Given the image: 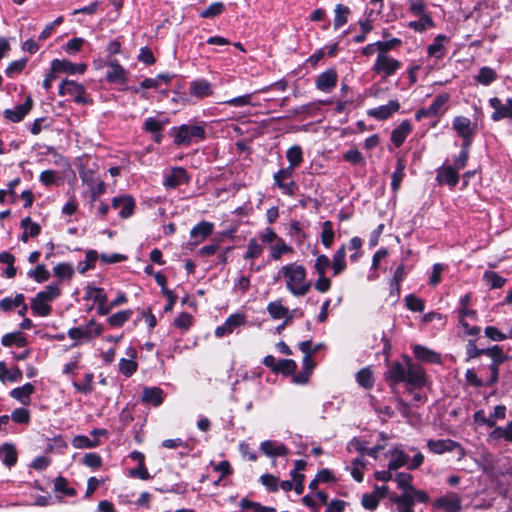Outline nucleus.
<instances>
[{
    "instance_id": "1",
    "label": "nucleus",
    "mask_w": 512,
    "mask_h": 512,
    "mask_svg": "<svg viewBox=\"0 0 512 512\" xmlns=\"http://www.w3.org/2000/svg\"><path fill=\"white\" fill-rule=\"evenodd\" d=\"M387 457V470L375 472L376 480H412L410 473L399 470L405 468L412 471L419 468L424 462V455L415 449L405 451L400 447H395L389 451Z\"/></svg>"
},
{
    "instance_id": "2",
    "label": "nucleus",
    "mask_w": 512,
    "mask_h": 512,
    "mask_svg": "<svg viewBox=\"0 0 512 512\" xmlns=\"http://www.w3.org/2000/svg\"><path fill=\"white\" fill-rule=\"evenodd\" d=\"M405 363L393 362L385 372V379L389 386L394 389L399 383L404 382L408 390L420 389L426 384L424 368L407 356Z\"/></svg>"
},
{
    "instance_id": "3",
    "label": "nucleus",
    "mask_w": 512,
    "mask_h": 512,
    "mask_svg": "<svg viewBox=\"0 0 512 512\" xmlns=\"http://www.w3.org/2000/svg\"><path fill=\"white\" fill-rule=\"evenodd\" d=\"M283 277L286 281V289L295 297L306 295L311 289V282L307 279V271L303 265L290 263L282 266L276 279Z\"/></svg>"
},
{
    "instance_id": "4",
    "label": "nucleus",
    "mask_w": 512,
    "mask_h": 512,
    "mask_svg": "<svg viewBox=\"0 0 512 512\" xmlns=\"http://www.w3.org/2000/svg\"><path fill=\"white\" fill-rule=\"evenodd\" d=\"M399 487L403 490L401 495L391 493L390 500L397 505L398 512H414L415 503H425L429 496L425 491L416 490L409 482H399Z\"/></svg>"
},
{
    "instance_id": "5",
    "label": "nucleus",
    "mask_w": 512,
    "mask_h": 512,
    "mask_svg": "<svg viewBox=\"0 0 512 512\" xmlns=\"http://www.w3.org/2000/svg\"><path fill=\"white\" fill-rule=\"evenodd\" d=\"M174 133V144L178 146H189L193 142L204 140L206 137L205 126L202 124H182L172 129Z\"/></svg>"
},
{
    "instance_id": "6",
    "label": "nucleus",
    "mask_w": 512,
    "mask_h": 512,
    "mask_svg": "<svg viewBox=\"0 0 512 512\" xmlns=\"http://www.w3.org/2000/svg\"><path fill=\"white\" fill-rule=\"evenodd\" d=\"M348 449L360 453V456L356 457L352 461V466L349 467V469L354 480H362L364 477V470L366 469L364 456L368 449V442L363 439L354 438L349 442Z\"/></svg>"
},
{
    "instance_id": "7",
    "label": "nucleus",
    "mask_w": 512,
    "mask_h": 512,
    "mask_svg": "<svg viewBox=\"0 0 512 512\" xmlns=\"http://www.w3.org/2000/svg\"><path fill=\"white\" fill-rule=\"evenodd\" d=\"M59 95L70 96L77 104H89L92 100L86 95L85 87L74 80H63L59 86Z\"/></svg>"
},
{
    "instance_id": "8",
    "label": "nucleus",
    "mask_w": 512,
    "mask_h": 512,
    "mask_svg": "<svg viewBox=\"0 0 512 512\" xmlns=\"http://www.w3.org/2000/svg\"><path fill=\"white\" fill-rule=\"evenodd\" d=\"M401 67L402 63L399 60L390 57L388 54L378 53L372 70L374 73L388 78L394 75Z\"/></svg>"
},
{
    "instance_id": "9",
    "label": "nucleus",
    "mask_w": 512,
    "mask_h": 512,
    "mask_svg": "<svg viewBox=\"0 0 512 512\" xmlns=\"http://www.w3.org/2000/svg\"><path fill=\"white\" fill-rule=\"evenodd\" d=\"M190 182V176L184 167H173L164 176L163 185L168 189H175Z\"/></svg>"
},
{
    "instance_id": "10",
    "label": "nucleus",
    "mask_w": 512,
    "mask_h": 512,
    "mask_svg": "<svg viewBox=\"0 0 512 512\" xmlns=\"http://www.w3.org/2000/svg\"><path fill=\"white\" fill-rule=\"evenodd\" d=\"M427 447L434 454H443L454 450H458L459 454H463L461 445L451 439L429 440Z\"/></svg>"
},
{
    "instance_id": "11",
    "label": "nucleus",
    "mask_w": 512,
    "mask_h": 512,
    "mask_svg": "<svg viewBox=\"0 0 512 512\" xmlns=\"http://www.w3.org/2000/svg\"><path fill=\"white\" fill-rule=\"evenodd\" d=\"M338 75L335 69H328L320 73L315 80V86L318 90L329 93L337 84Z\"/></svg>"
},
{
    "instance_id": "12",
    "label": "nucleus",
    "mask_w": 512,
    "mask_h": 512,
    "mask_svg": "<svg viewBox=\"0 0 512 512\" xmlns=\"http://www.w3.org/2000/svg\"><path fill=\"white\" fill-rule=\"evenodd\" d=\"M388 489L385 485L376 486L371 493L364 494L362 496L361 503L365 509L370 511H374L378 505L380 500L386 497Z\"/></svg>"
},
{
    "instance_id": "13",
    "label": "nucleus",
    "mask_w": 512,
    "mask_h": 512,
    "mask_svg": "<svg viewBox=\"0 0 512 512\" xmlns=\"http://www.w3.org/2000/svg\"><path fill=\"white\" fill-rule=\"evenodd\" d=\"M33 106V101L31 97H28L25 102L21 105L14 107L13 109H6L3 112V116L5 119L18 123L24 119V117L30 112Z\"/></svg>"
},
{
    "instance_id": "14",
    "label": "nucleus",
    "mask_w": 512,
    "mask_h": 512,
    "mask_svg": "<svg viewBox=\"0 0 512 512\" xmlns=\"http://www.w3.org/2000/svg\"><path fill=\"white\" fill-rule=\"evenodd\" d=\"M400 109V103L397 100H390L387 104L381 105L367 111L368 116L377 120H386Z\"/></svg>"
},
{
    "instance_id": "15",
    "label": "nucleus",
    "mask_w": 512,
    "mask_h": 512,
    "mask_svg": "<svg viewBox=\"0 0 512 512\" xmlns=\"http://www.w3.org/2000/svg\"><path fill=\"white\" fill-rule=\"evenodd\" d=\"M245 322V317L242 314L230 315L223 325L218 326L215 329L216 337H223L231 334L235 328L240 327Z\"/></svg>"
},
{
    "instance_id": "16",
    "label": "nucleus",
    "mask_w": 512,
    "mask_h": 512,
    "mask_svg": "<svg viewBox=\"0 0 512 512\" xmlns=\"http://www.w3.org/2000/svg\"><path fill=\"white\" fill-rule=\"evenodd\" d=\"M434 508L442 509L445 512H459L461 510V500L456 494H447L434 502Z\"/></svg>"
},
{
    "instance_id": "17",
    "label": "nucleus",
    "mask_w": 512,
    "mask_h": 512,
    "mask_svg": "<svg viewBox=\"0 0 512 512\" xmlns=\"http://www.w3.org/2000/svg\"><path fill=\"white\" fill-rule=\"evenodd\" d=\"M436 180L440 185L447 184L455 187L459 181L458 170L453 166H443L437 170Z\"/></svg>"
},
{
    "instance_id": "18",
    "label": "nucleus",
    "mask_w": 512,
    "mask_h": 512,
    "mask_svg": "<svg viewBox=\"0 0 512 512\" xmlns=\"http://www.w3.org/2000/svg\"><path fill=\"white\" fill-rule=\"evenodd\" d=\"M260 450L268 457H286L288 448L276 441L265 440L260 444Z\"/></svg>"
},
{
    "instance_id": "19",
    "label": "nucleus",
    "mask_w": 512,
    "mask_h": 512,
    "mask_svg": "<svg viewBox=\"0 0 512 512\" xmlns=\"http://www.w3.org/2000/svg\"><path fill=\"white\" fill-rule=\"evenodd\" d=\"M108 68L106 80L109 83L124 84L127 81V71L118 63V61L109 63Z\"/></svg>"
},
{
    "instance_id": "20",
    "label": "nucleus",
    "mask_w": 512,
    "mask_h": 512,
    "mask_svg": "<svg viewBox=\"0 0 512 512\" xmlns=\"http://www.w3.org/2000/svg\"><path fill=\"white\" fill-rule=\"evenodd\" d=\"M141 401L144 404L160 406L164 401V392L159 387H145L142 392Z\"/></svg>"
},
{
    "instance_id": "21",
    "label": "nucleus",
    "mask_w": 512,
    "mask_h": 512,
    "mask_svg": "<svg viewBox=\"0 0 512 512\" xmlns=\"http://www.w3.org/2000/svg\"><path fill=\"white\" fill-rule=\"evenodd\" d=\"M330 266L334 276H338L346 270V246L344 244L334 253Z\"/></svg>"
},
{
    "instance_id": "22",
    "label": "nucleus",
    "mask_w": 512,
    "mask_h": 512,
    "mask_svg": "<svg viewBox=\"0 0 512 512\" xmlns=\"http://www.w3.org/2000/svg\"><path fill=\"white\" fill-rule=\"evenodd\" d=\"M412 132L411 123L408 120H404L401 124L394 128L391 132V141L396 147H400L407 136Z\"/></svg>"
},
{
    "instance_id": "23",
    "label": "nucleus",
    "mask_w": 512,
    "mask_h": 512,
    "mask_svg": "<svg viewBox=\"0 0 512 512\" xmlns=\"http://www.w3.org/2000/svg\"><path fill=\"white\" fill-rule=\"evenodd\" d=\"M413 353L418 360L426 363L437 364L441 362L438 353L422 345H415L413 347Z\"/></svg>"
},
{
    "instance_id": "24",
    "label": "nucleus",
    "mask_w": 512,
    "mask_h": 512,
    "mask_svg": "<svg viewBox=\"0 0 512 512\" xmlns=\"http://www.w3.org/2000/svg\"><path fill=\"white\" fill-rule=\"evenodd\" d=\"M35 388L31 383H26L21 387L14 388L10 392V396L22 405H29L31 402V395L34 393Z\"/></svg>"
},
{
    "instance_id": "25",
    "label": "nucleus",
    "mask_w": 512,
    "mask_h": 512,
    "mask_svg": "<svg viewBox=\"0 0 512 512\" xmlns=\"http://www.w3.org/2000/svg\"><path fill=\"white\" fill-rule=\"evenodd\" d=\"M135 203L130 197L114 198L112 207L114 209L120 208L119 215L122 218H128L133 214Z\"/></svg>"
},
{
    "instance_id": "26",
    "label": "nucleus",
    "mask_w": 512,
    "mask_h": 512,
    "mask_svg": "<svg viewBox=\"0 0 512 512\" xmlns=\"http://www.w3.org/2000/svg\"><path fill=\"white\" fill-rule=\"evenodd\" d=\"M270 490L294 491L297 496L304 491V482H264Z\"/></svg>"
},
{
    "instance_id": "27",
    "label": "nucleus",
    "mask_w": 512,
    "mask_h": 512,
    "mask_svg": "<svg viewBox=\"0 0 512 512\" xmlns=\"http://www.w3.org/2000/svg\"><path fill=\"white\" fill-rule=\"evenodd\" d=\"M189 91L192 96L197 98H204L212 93L211 84L205 79L192 81Z\"/></svg>"
},
{
    "instance_id": "28",
    "label": "nucleus",
    "mask_w": 512,
    "mask_h": 512,
    "mask_svg": "<svg viewBox=\"0 0 512 512\" xmlns=\"http://www.w3.org/2000/svg\"><path fill=\"white\" fill-rule=\"evenodd\" d=\"M448 41V38L445 35L439 34L434 38L432 44H430L427 48V53L429 56L434 57L436 59H441L445 55V47L444 43Z\"/></svg>"
},
{
    "instance_id": "29",
    "label": "nucleus",
    "mask_w": 512,
    "mask_h": 512,
    "mask_svg": "<svg viewBox=\"0 0 512 512\" xmlns=\"http://www.w3.org/2000/svg\"><path fill=\"white\" fill-rule=\"evenodd\" d=\"M452 126L460 137L471 133H475L471 120L465 116L455 117L453 119Z\"/></svg>"
},
{
    "instance_id": "30",
    "label": "nucleus",
    "mask_w": 512,
    "mask_h": 512,
    "mask_svg": "<svg viewBox=\"0 0 512 512\" xmlns=\"http://www.w3.org/2000/svg\"><path fill=\"white\" fill-rule=\"evenodd\" d=\"M1 344L5 347H11L13 345L24 347L28 344V340L22 332L15 331L5 334L1 339Z\"/></svg>"
},
{
    "instance_id": "31",
    "label": "nucleus",
    "mask_w": 512,
    "mask_h": 512,
    "mask_svg": "<svg viewBox=\"0 0 512 512\" xmlns=\"http://www.w3.org/2000/svg\"><path fill=\"white\" fill-rule=\"evenodd\" d=\"M213 230V224L203 221L196 226H194L190 231V237L195 238V244H198L200 241H203L206 237H208Z\"/></svg>"
},
{
    "instance_id": "32",
    "label": "nucleus",
    "mask_w": 512,
    "mask_h": 512,
    "mask_svg": "<svg viewBox=\"0 0 512 512\" xmlns=\"http://www.w3.org/2000/svg\"><path fill=\"white\" fill-rule=\"evenodd\" d=\"M406 167V162L403 158H398L396 161L395 171L391 176V188L393 192H397L401 186L402 180L405 176L404 170Z\"/></svg>"
},
{
    "instance_id": "33",
    "label": "nucleus",
    "mask_w": 512,
    "mask_h": 512,
    "mask_svg": "<svg viewBox=\"0 0 512 512\" xmlns=\"http://www.w3.org/2000/svg\"><path fill=\"white\" fill-rule=\"evenodd\" d=\"M480 355L489 356L493 360L492 364L496 365H499L506 360V356L504 355L503 350L498 345H495L492 348L480 350L476 354H471V357L474 358Z\"/></svg>"
},
{
    "instance_id": "34",
    "label": "nucleus",
    "mask_w": 512,
    "mask_h": 512,
    "mask_svg": "<svg viewBox=\"0 0 512 512\" xmlns=\"http://www.w3.org/2000/svg\"><path fill=\"white\" fill-rule=\"evenodd\" d=\"M22 376V371L18 367L9 370L4 362H0V380L2 382H19Z\"/></svg>"
},
{
    "instance_id": "35",
    "label": "nucleus",
    "mask_w": 512,
    "mask_h": 512,
    "mask_svg": "<svg viewBox=\"0 0 512 512\" xmlns=\"http://www.w3.org/2000/svg\"><path fill=\"white\" fill-rule=\"evenodd\" d=\"M0 459L7 466H13L17 461L16 449L12 444H4L0 447Z\"/></svg>"
},
{
    "instance_id": "36",
    "label": "nucleus",
    "mask_w": 512,
    "mask_h": 512,
    "mask_svg": "<svg viewBox=\"0 0 512 512\" xmlns=\"http://www.w3.org/2000/svg\"><path fill=\"white\" fill-rule=\"evenodd\" d=\"M334 29L337 30L342 27L348 21V16L350 14V8L343 4H337L334 10Z\"/></svg>"
},
{
    "instance_id": "37",
    "label": "nucleus",
    "mask_w": 512,
    "mask_h": 512,
    "mask_svg": "<svg viewBox=\"0 0 512 512\" xmlns=\"http://www.w3.org/2000/svg\"><path fill=\"white\" fill-rule=\"evenodd\" d=\"M490 106L494 109V112L491 115L493 121L498 122L504 118H506V113L509 107L505 104H502L501 100L497 97H493L489 99Z\"/></svg>"
},
{
    "instance_id": "38",
    "label": "nucleus",
    "mask_w": 512,
    "mask_h": 512,
    "mask_svg": "<svg viewBox=\"0 0 512 512\" xmlns=\"http://www.w3.org/2000/svg\"><path fill=\"white\" fill-rule=\"evenodd\" d=\"M489 439L492 441H498L504 439L507 442H512V420L506 425L505 428L495 427L494 430L489 434Z\"/></svg>"
},
{
    "instance_id": "39",
    "label": "nucleus",
    "mask_w": 512,
    "mask_h": 512,
    "mask_svg": "<svg viewBox=\"0 0 512 512\" xmlns=\"http://www.w3.org/2000/svg\"><path fill=\"white\" fill-rule=\"evenodd\" d=\"M30 306H31L32 312L41 317L48 316L52 310L49 303L47 301L42 300L41 298L39 299V297L37 295L31 300Z\"/></svg>"
},
{
    "instance_id": "40",
    "label": "nucleus",
    "mask_w": 512,
    "mask_h": 512,
    "mask_svg": "<svg viewBox=\"0 0 512 512\" xmlns=\"http://www.w3.org/2000/svg\"><path fill=\"white\" fill-rule=\"evenodd\" d=\"M356 381L361 387L371 389L374 385V377L371 369L368 367L360 369L356 374Z\"/></svg>"
},
{
    "instance_id": "41",
    "label": "nucleus",
    "mask_w": 512,
    "mask_h": 512,
    "mask_svg": "<svg viewBox=\"0 0 512 512\" xmlns=\"http://www.w3.org/2000/svg\"><path fill=\"white\" fill-rule=\"evenodd\" d=\"M333 223L329 220L322 223L321 242L325 248H330L334 242Z\"/></svg>"
},
{
    "instance_id": "42",
    "label": "nucleus",
    "mask_w": 512,
    "mask_h": 512,
    "mask_svg": "<svg viewBox=\"0 0 512 512\" xmlns=\"http://www.w3.org/2000/svg\"><path fill=\"white\" fill-rule=\"evenodd\" d=\"M84 299L93 300L96 303L107 302V295L103 288L87 285L85 288Z\"/></svg>"
},
{
    "instance_id": "43",
    "label": "nucleus",
    "mask_w": 512,
    "mask_h": 512,
    "mask_svg": "<svg viewBox=\"0 0 512 512\" xmlns=\"http://www.w3.org/2000/svg\"><path fill=\"white\" fill-rule=\"evenodd\" d=\"M98 258V253L95 250H89L86 253L85 260L80 261L77 265V270L79 273L84 274L88 270L94 268L95 262Z\"/></svg>"
},
{
    "instance_id": "44",
    "label": "nucleus",
    "mask_w": 512,
    "mask_h": 512,
    "mask_svg": "<svg viewBox=\"0 0 512 512\" xmlns=\"http://www.w3.org/2000/svg\"><path fill=\"white\" fill-rule=\"evenodd\" d=\"M99 445V440L94 438L90 439L85 435H77L72 439V446L77 449L94 448Z\"/></svg>"
},
{
    "instance_id": "45",
    "label": "nucleus",
    "mask_w": 512,
    "mask_h": 512,
    "mask_svg": "<svg viewBox=\"0 0 512 512\" xmlns=\"http://www.w3.org/2000/svg\"><path fill=\"white\" fill-rule=\"evenodd\" d=\"M51 483L54 484L55 497L59 500L67 496H73L76 492L73 487L68 485L69 482H47V484Z\"/></svg>"
},
{
    "instance_id": "46",
    "label": "nucleus",
    "mask_w": 512,
    "mask_h": 512,
    "mask_svg": "<svg viewBox=\"0 0 512 512\" xmlns=\"http://www.w3.org/2000/svg\"><path fill=\"white\" fill-rule=\"evenodd\" d=\"M51 68L54 71L60 72H66L68 74H76L77 68L76 64L68 61V60H60V59H54L51 62Z\"/></svg>"
},
{
    "instance_id": "47",
    "label": "nucleus",
    "mask_w": 512,
    "mask_h": 512,
    "mask_svg": "<svg viewBox=\"0 0 512 512\" xmlns=\"http://www.w3.org/2000/svg\"><path fill=\"white\" fill-rule=\"evenodd\" d=\"M449 101V95L448 94H439L437 95L432 103L428 106L430 111L434 114V116H438L440 114H443L445 109L444 106Z\"/></svg>"
},
{
    "instance_id": "48",
    "label": "nucleus",
    "mask_w": 512,
    "mask_h": 512,
    "mask_svg": "<svg viewBox=\"0 0 512 512\" xmlns=\"http://www.w3.org/2000/svg\"><path fill=\"white\" fill-rule=\"evenodd\" d=\"M286 158L292 167H298L303 161V152L300 146L290 147L286 152Z\"/></svg>"
},
{
    "instance_id": "49",
    "label": "nucleus",
    "mask_w": 512,
    "mask_h": 512,
    "mask_svg": "<svg viewBox=\"0 0 512 512\" xmlns=\"http://www.w3.org/2000/svg\"><path fill=\"white\" fill-rule=\"evenodd\" d=\"M27 276L38 283H42L50 278V272L46 269L45 265L38 264L34 269L28 271Z\"/></svg>"
},
{
    "instance_id": "50",
    "label": "nucleus",
    "mask_w": 512,
    "mask_h": 512,
    "mask_svg": "<svg viewBox=\"0 0 512 512\" xmlns=\"http://www.w3.org/2000/svg\"><path fill=\"white\" fill-rule=\"evenodd\" d=\"M496 72L494 69L490 67H482L479 70L477 76H475V80L482 85H489L496 79Z\"/></svg>"
},
{
    "instance_id": "51",
    "label": "nucleus",
    "mask_w": 512,
    "mask_h": 512,
    "mask_svg": "<svg viewBox=\"0 0 512 512\" xmlns=\"http://www.w3.org/2000/svg\"><path fill=\"white\" fill-rule=\"evenodd\" d=\"M483 279L491 289L501 288L506 282L505 278L499 276L494 271H485Z\"/></svg>"
},
{
    "instance_id": "52",
    "label": "nucleus",
    "mask_w": 512,
    "mask_h": 512,
    "mask_svg": "<svg viewBox=\"0 0 512 512\" xmlns=\"http://www.w3.org/2000/svg\"><path fill=\"white\" fill-rule=\"evenodd\" d=\"M61 294V290L58 285H47L43 291L38 292L36 295L44 301L48 303L52 302L54 299L59 297Z\"/></svg>"
},
{
    "instance_id": "53",
    "label": "nucleus",
    "mask_w": 512,
    "mask_h": 512,
    "mask_svg": "<svg viewBox=\"0 0 512 512\" xmlns=\"http://www.w3.org/2000/svg\"><path fill=\"white\" fill-rule=\"evenodd\" d=\"M168 120H159L154 117H149L145 120L143 124V129L150 133H158L161 132L164 126L167 124Z\"/></svg>"
},
{
    "instance_id": "54",
    "label": "nucleus",
    "mask_w": 512,
    "mask_h": 512,
    "mask_svg": "<svg viewBox=\"0 0 512 512\" xmlns=\"http://www.w3.org/2000/svg\"><path fill=\"white\" fill-rule=\"evenodd\" d=\"M267 311L274 319H282L287 317L288 309L284 307L280 301L270 302L267 306Z\"/></svg>"
},
{
    "instance_id": "55",
    "label": "nucleus",
    "mask_w": 512,
    "mask_h": 512,
    "mask_svg": "<svg viewBox=\"0 0 512 512\" xmlns=\"http://www.w3.org/2000/svg\"><path fill=\"white\" fill-rule=\"evenodd\" d=\"M85 334V340L89 341L94 337L100 336L103 333V327L98 324L94 319H91L85 327H82Z\"/></svg>"
},
{
    "instance_id": "56",
    "label": "nucleus",
    "mask_w": 512,
    "mask_h": 512,
    "mask_svg": "<svg viewBox=\"0 0 512 512\" xmlns=\"http://www.w3.org/2000/svg\"><path fill=\"white\" fill-rule=\"evenodd\" d=\"M93 380H94V374L87 373L85 375L83 382H73L72 385L76 389V391L81 392L83 394H89L94 389Z\"/></svg>"
},
{
    "instance_id": "57",
    "label": "nucleus",
    "mask_w": 512,
    "mask_h": 512,
    "mask_svg": "<svg viewBox=\"0 0 512 512\" xmlns=\"http://www.w3.org/2000/svg\"><path fill=\"white\" fill-rule=\"evenodd\" d=\"M263 252V247L255 238L249 240L247 245V251L244 254V259H256Z\"/></svg>"
},
{
    "instance_id": "58",
    "label": "nucleus",
    "mask_w": 512,
    "mask_h": 512,
    "mask_svg": "<svg viewBox=\"0 0 512 512\" xmlns=\"http://www.w3.org/2000/svg\"><path fill=\"white\" fill-rule=\"evenodd\" d=\"M131 316V310L119 311L108 318V323L112 327H121L125 322H127L130 319Z\"/></svg>"
},
{
    "instance_id": "59",
    "label": "nucleus",
    "mask_w": 512,
    "mask_h": 512,
    "mask_svg": "<svg viewBox=\"0 0 512 512\" xmlns=\"http://www.w3.org/2000/svg\"><path fill=\"white\" fill-rule=\"evenodd\" d=\"M240 507L243 510H252L253 512H275V509L273 507L268 506H262L258 502H253L248 500L247 498H243L240 501Z\"/></svg>"
},
{
    "instance_id": "60",
    "label": "nucleus",
    "mask_w": 512,
    "mask_h": 512,
    "mask_svg": "<svg viewBox=\"0 0 512 512\" xmlns=\"http://www.w3.org/2000/svg\"><path fill=\"white\" fill-rule=\"evenodd\" d=\"M288 252H292V247L288 246L282 238H279L271 247V257L274 260H279L283 254Z\"/></svg>"
},
{
    "instance_id": "61",
    "label": "nucleus",
    "mask_w": 512,
    "mask_h": 512,
    "mask_svg": "<svg viewBox=\"0 0 512 512\" xmlns=\"http://www.w3.org/2000/svg\"><path fill=\"white\" fill-rule=\"evenodd\" d=\"M408 26L415 31L423 32L427 27H433L434 21L429 15H422L419 20L409 22Z\"/></svg>"
},
{
    "instance_id": "62",
    "label": "nucleus",
    "mask_w": 512,
    "mask_h": 512,
    "mask_svg": "<svg viewBox=\"0 0 512 512\" xmlns=\"http://www.w3.org/2000/svg\"><path fill=\"white\" fill-rule=\"evenodd\" d=\"M297 369V364L292 359H282L277 363L275 372H281L284 375H292Z\"/></svg>"
},
{
    "instance_id": "63",
    "label": "nucleus",
    "mask_w": 512,
    "mask_h": 512,
    "mask_svg": "<svg viewBox=\"0 0 512 512\" xmlns=\"http://www.w3.org/2000/svg\"><path fill=\"white\" fill-rule=\"evenodd\" d=\"M91 189V198L97 200L106 191V184L99 178L92 179L89 183Z\"/></svg>"
},
{
    "instance_id": "64",
    "label": "nucleus",
    "mask_w": 512,
    "mask_h": 512,
    "mask_svg": "<svg viewBox=\"0 0 512 512\" xmlns=\"http://www.w3.org/2000/svg\"><path fill=\"white\" fill-rule=\"evenodd\" d=\"M224 10V4L222 2H214L206 9L200 12L202 18H213L220 15Z\"/></svg>"
}]
</instances>
